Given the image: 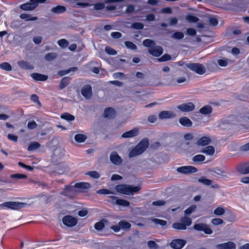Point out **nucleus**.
Listing matches in <instances>:
<instances>
[{
	"mask_svg": "<svg viewBox=\"0 0 249 249\" xmlns=\"http://www.w3.org/2000/svg\"><path fill=\"white\" fill-rule=\"evenodd\" d=\"M116 191L121 194L132 196L134 193H137L141 190V187L140 186H133L128 184H118L115 187Z\"/></svg>",
	"mask_w": 249,
	"mask_h": 249,
	"instance_id": "obj_1",
	"label": "nucleus"
},
{
	"mask_svg": "<svg viewBox=\"0 0 249 249\" xmlns=\"http://www.w3.org/2000/svg\"><path fill=\"white\" fill-rule=\"evenodd\" d=\"M149 145L148 139L147 138L142 140L129 153V158H133L140 155L144 152Z\"/></svg>",
	"mask_w": 249,
	"mask_h": 249,
	"instance_id": "obj_2",
	"label": "nucleus"
},
{
	"mask_svg": "<svg viewBox=\"0 0 249 249\" xmlns=\"http://www.w3.org/2000/svg\"><path fill=\"white\" fill-rule=\"evenodd\" d=\"M180 221L181 222H175L173 223L172 227L174 229L178 230H185L187 227L190 226L192 223V219L187 216L182 217Z\"/></svg>",
	"mask_w": 249,
	"mask_h": 249,
	"instance_id": "obj_3",
	"label": "nucleus"
},
{
	"mask_svg": "<svg viewBox=\"0 0 249 249\" xmlns=\"http://www.w3.org/2000/svg\"><path fill=\"white\" fill-rule=\"evenodd\" d=\"M90 187V183L85 182H80L76 183L73 186L72 185H66L65 186V189L64 190V194L65 196L68 195V193L69 192H71L73 190V188H76L80 189H89Z\"/></svg>",
	"mask_w": 249,
	"mask_h": 249,
	"instance_id": "obj_4",
	"label": "nucleus"
},
{
	"mask_svg": "<svg viewBox=\"0 0 249 249\" xmlns=\"http://www.w3.org/2000/svg\"><path fill=\"white\" fill-rule=\"evenodd\" d=\"M186 67L190 70L200 75H202L206 72L205 67L200 63H189L186 64Z\"/></svg>",
	"mask_w": 249,
	"mask_h": 249,
	"instance_id": "obj_5",
	"label": "nucleus"
},
{
	"mask_svg": "<svg viewBox=\"0 0 249 249\" xmlns=\"http://www.w3.org/2000/svg\"><path fill=\"white\" fill-rule=\"evenodd\" d=\"M26 205L27 204L26 203L14 201H7L0 204V206L2 207H5L14 210H18L21 208L25 207Z\"/></svg>",
	"mask_w": 249,
	"mask_h": 249,
	"instance_id": "obj_6",
	"label": "nucleus"
},
{
	"mask_svg": "<svg viewBox=\"0 0 249 249\" xmlns=\"http://www.w3.org/2000/svg\"><path fill=\"white\" fill-rule=\"evenodd\" d=\"M193 229L197 231H202L206 234H211L213 233V230L207 224H195L193 226Z\"/></svg>",
	"mask_w": 249,
	"mask_h": 249,
	"instance_id": "obj_7",
	"label": "nucleus"
},
{
	"mask_svg": "<svg viewBox=\"0 0 249 249\" xmlns=\"http://www.w3.org/2000/svg\"><path fill=\"white\" fill-rule=\"evenodd\" d=\"M108 197L112 199V203L118 206L128 207L130 206V202L123 199L118 198V197L114 196H109Z\"/></svg>",
	"mask_w": 249,
	"mask_h": 249,
	"instance_id": "obj_8",
	"label": "nucleus"
},
{
	"mask_svg": "<svg viewBox=\"0 0 249 249\" xmlns=\"http://www.w3.org/2000/svg\"><path fill=\"white\" fill-rule=\"evenodd\" d=\"M63 223L68 227L75 226L77 223V220L76 218L71 215H66L62 219Z\"/></svg>",
	"mask_w": 249,
	"mask_h": 249,
	"instance_id": "obj_9",
	"label": "nucleus"
},
{
	"mask_svg": "<svg viewBox=\"0 0 249 249\" xmlns=\"http://www.w3.org/2000/svg\"><path fill=\"white\" fill-rule=\"evenodd\" d=\"M177 171L180 173L187 174L196 173L197 171V169L195 167L192 166H182L178 167Z\"/></svg>",
	"mask_w": 249,
	"mask_h": 249,
	"instance_id": "obj_10",
	"label": "nucleus"
},
{
	"mask_svg": "<svg viewBox=\"0 0 249 249\" xmlns=\"http://www.w3.org/2000/svg\"><path fill=\"white\" fill-rule=\"evenodd\" d=\"M186 243V241L183 239H176L170 242V246L174 249H181L185 245Z\"/></svg>",
	"mask_w": 249,
	"mask_h": 249,
	"instance_id": "obj_11",
	"label": "nucleus"
},
{
	"mask_svg": "<svg viewBox=\"0 0 249 249\" xmlns=\"http://www.w3.org/2000/svg\"><path fill=\"white\" fill-rule=\"evenodd\" d=\"M177 108L182 112H189L194 110L195 106L193 103L188 102L178 106Z\"/></svg>",
	"mask_w": 249,
	"mask_h": 249,
	"instance_id": "obj_12",
	"label": "nucleus"
},
{
	"mask_svg": "<svg viewBox=\"0 0 249 249\" xmlns=\"http://www.w3.org/2000/svg\"><path fill=\"white\" fill-rule=\"evenodd\" d=\"M82 95L86 99H89L92 95V91L91 85L88 84L82 87L81 90Z\"/></svg>",
	"mask_w": 249,
	"mask_h": 249,
	"instance_id": "obj_13",
	"label": "nucleus"
},
{
	"mask_svg": "<svg viewBox=\"0 0 249 249\" xmlns=\"http://www.w3.org/2000/svg\"><path fill=\"white\" fill-rule=\"evenodd\" d=\"M149 53L156 57H159L163 53L162 48L160 46H154L153 47H151V48H149L148 49Z\"/></svg>",
	"mask_w": 249,
	"mask_h": 249,
	"instance_id": "obj_14",
	"label": "nucleus"
},
{
	"mask_svg": "<svg viewBox=\"0 0 249 249\" xmlns=\"http://www.w3.org/2000/svg\"><path fill=\"white\" fill-rule=\"evenodd\" d=\"M212 139L210 136H203L198 139L196 144L199 146H205L211 143Z\"/></svg>",
	"mask_w": 249,
	"mask_h": 249,
	"instance_id": "obj_15",
	"label": "nucleus"
},
{
	"mask_svg": "<svg viewBox=\"0 0 249 249\" xmlns=\"http://www.w3.org/2000/svg\"><path fill=\"white\" fill-rule=\"evenodd\" d=\"M116 116V111L114 108L108 107L105 108L103 117L106 118L113 119Z\"/></svg>",
	"mask_w": 249,
	"mask_h": 249,
	"instance_id": "obj_16",
	"label": "nucleus"
},
{
	"mask_svg": "<svg viewBox=\"0 0 249 249\" xmlns=\"http://www.w3.org/2000/svg\"><path fill=\"white\" fill-rule=\"evenodd\" d=\"M110 161L115 165H119L122 162L121 157L116 152H113L110 155Z\"/></svg>",
	"mask_w": 249,
	"mask_h": 249,
	"instance_id": "obj_17",
	"label": "nucleus"
},
{
	"mask_svg": "<svg viewBox=\"0 0 249 249\" xmlns=\"http://www.w3.org/2000/svg\"><path fill=\"white\" fill-rule=\"evenodd\" d=\"M236 170L242 174H247L249 173V163H244L239 165Z\"/></svg>",
	"mask_w": 249,
	"mask_h": 249,
	"instance_id": "obj_18",
	"label": "nucleus"
},
{
	"mask_svg": "<svg viewBox=\"0 0 249 249\" xmlns=\"http://www.w3.org/2000/svg\"><path fill=\"white\" fill-rule=\"evenodd\" d=\"M139 132L138 128L135 127L131 130L124 133L122 135V137L124 138H132L137 136Z\"/></svg>",
	"mask_w": 249,
	"mask_h": 249,
	"instance_id": "obj_19",
	"label": "nucleus"
},
{
	"mask_svg": "<svg viewBox=\"0 0 249 249\" xmlns=\"http://www.w3.org/2000/svg\"><path fill=\"white\" fill-rule=\"evenodd\" d=\"M18 64L21 69L26 70H33L34 68L32 64L25 60L18 61Z\"/></svg>",
	"mask_w": 249,
	"mask_h": 249,
	"instance_id": "obj_20",
	"label": "nucleus"
},
{
	"mask_svg": "<svg viewBox=\"0 0 249 249\" xmlns=\"http://www.w3.org/2000/svg\"><path fill=\"white\" fill-rule=\"evenodd\" d=\"M31 77L37 81H45L47 80L48 76L42 74L34 72L31 74Z\"/></svg>",
	"mask_w": 249,
	"mask_h": 249,
	"instance_id": "obj_21",
	"label": "nucleus"
},
{
	"mask_svg": "<svg viewBox=\"0 0 249 249\" xmlns=\"http://www.w3.org/2000/svg\"><path fill=\"white\" fill-rule=\"evenodd\" d=\"M179 123L180 124L185 127H191L193 125V123L190 119L187 117H182L179 119Z\"/></svg>",
	"mask_w": 249,
	"mask_h": 249,
	"instance_id": "obj_22",
	"label": "nucleus"
},
{
	"mask_svg": "<svg viewBox=\"0 0 249 249\" xmlns=\"http://www.w3.org/2000/svg\"><path fill=\"white\" fill-rule=\"evenodd\" d=\"M175 114L170 111H162L159 114V118L160 119L174 118Z\"/></svg>",
	"mask_w": 249,
	"mask_h": 249,
	"instance_id": "obj_23",
	"label": "nucleus"
},
{
	"mask_svg": "<svg viewBox=\"0 0 249 249\" xmlns=\"http://www.w3.org/2000/svg\"><path fill=\"white\" fill-rule=\"evenodd\" d=\"M186 78L185 77H180L177 79L172 78L169 82L168 84L172 86L177 85L178 84H180L186 82Z\"/></svg>",
	"mask_w": 249,
	"mask_h": 249,
	"instance_id": "obj_24",
	"label": "nucleus"
},
{
	"mask_svg": "<svg viewBox=\"0 0 249 249\" xmlns=\"http://www.w3.org/2000/svg\"><path fill=\"white\" fill-rule=\"evenodd\" d=\"M213 111V108L209 105H207L201 107L199 112L203 115H209L211 114Z\"/></svg>",
	"mask_w": 249,
	"mask_h": 249,
	"instance_id": "obj_25",
	"label": "nucleus"
},
{
	"mask_svg": "<svg viewBox=\"0 0 249 249\" xmlns=\"http://www.w3.org/2000/svg\"><path fill=\"white\" fill-rule=\"evenodd\" d=\"M71 80V78L68 76L63 77L59 85V89H64L65 87H66L67 85L69 84Z\"/></svg>",
	"mask_w": 249,
	"mask_h": 249,
	"instance_id": "obj_26",
	"label": "nucleus"
},
{
	"mask_svg": "<svg viewBox=\"0 0 249 249\" xmlns=\"http://www.w3.org/2000/svg\"><path fill=\"white\" fill-rule=\"evenodd\" d=\"M226 172L223 169H220L219 167H215L214 170L213 171L212 175L213 176L218 177V176H221L222 177L226 176Z\"/></svg>",
	"mask_w": 249,
	"mask_h": 249,
	"instance_id": "obj_27",
	"label": "nucleus"
},
{
	"mask_svg": "<svg viewBox=\"0 0 249 249\" xmlns=\"http://www.w3.org/2000/svg\"><path fill=\"white\" fill-rule=\"evenodd\" d=\"M78 70V68L76 67H71L67 70H60L58 72V74L60 76H62L64 75L68 74L71 71H76Z\"/></svg>",
	"mask_w": 249,
	"mask_h": 249,
	"instance_id": "obj_28",
	"label": "nucleus"
},
{
	"mask_svg": "<svg viewBox=\"0 0 249 249\" xmlns=\"http://www.w3.org/2000/svg\"><path fill=\"white\" fill-rule=\"evenodd\" d=\"M66 8L64 6L57 5L52 8L51 11L54 13L60 14L66 11Z\"/></svg>",
	"mask_w": 249,
	"mask_h": 249,
	"instance_id": "obj_29",
	"label": "nucleus"
},
{
	"mask_svg": "<svg viewBox=\"0 0 249 249\" xmlns=\"http://www.w3.org/2000/svg\"><path fill=\"white\" fill-rule=\"evenodd\" d=\"M121 229L123 230H128L131 228V224L125 220H122L119 222Z\"/></svg>",
	"mask_w": 249,
	"mask_h": 249,
	"instance_id": "obj_30",
	"label": "nucleus"
},
{
	"mask_svg": "<svg viewBox=\"0 0 249 249\" xmlns=\"http://www.w3.org/2000/svg\"><path fill=\"white\" fill-rule=\"evenodd\" d=\"M215 151L214 148L213 146H208L201 151V152L208 155H213Z\"/></svg>",
	"mask_w": 249,
	"mask_h": 249,
	"instance_id": "obj_31",
	"label": "nucleus"
},
{
	"mask_svg": "<svg viewBox=\"0 0 249 249\" xmlns=\"http://www.w3.org/2000/svg\"><path fill=\"white\" fill-rule=\"evenodd\" d=\"M19 17L20 18L24 19L26 21H35L37 19V17H32L30 15L27 14H21Z\"/></svg>",
	"mask_w": 249,
	"mask_h": 249,
	"instance_id": "obj_32",
	"label": "nucleus"
},
{
	"mask_svg": "<svg viewBox=\"0 0 249 249\" xmlns=\"http://www.w3.org/2000/svg\"><path fill=\"white\" fill-rule=\"evenodd\" d=\"M205 159L206 158L204 155L199 154L193 157L192 160L195 162L201 163L205 160Z\"/></svg>",
	"mask_w": 249,
	"mask_h": 249,
	"instance_id": "obj_33",
	"label": "nucleus"
},
{
	"mask_svg": "<svg viewBox=\"0 0 249 249\" xmlns=\"http://www.w3.org/2000/svg\"><path fill=\"white\" fill-rule=\"evenodd\" d=\"M142 44L146 47L151 48L155 45V42L150 39H145L143 41Z\"/></svg>",
	"mask_w": 249,
	"mask_h": 249,
	"instance_id": "obj_34",
	"label": "nucleus"
},
{
	"mask_svg": "<svg viewBox=\"0 0 249 249\" xmlns=\"http://www.w3.org/2000/svg\"><path fill=\"white\" fill-rule=\"evenodd\" d=\"M20 8L24 11H31L35 9V7L32 6L30 2H27L21 4Z\"/></svg>",
	"mask_w": 249,
	"mask_h": 249,
	"instance_id": "obj_35",
	"label": "nucleus"
},
{
	"mask_svg": "<svg viewBox=\"0 0 249 249\" xmlns=\"http://www.w3.org/2000/svg\"><path fill=\"white\" fill-rule=\"evenodd\" d=\"M61 117L62 119H63L68 121H73L75 119V117L73 115H71L67 112H65L62 114V115H61Z\"/></svg>",
	"mask_w": 249,
	"mask_h": 249,
	"instance_id": "obj_36",
	"label": "nucleus"
},
{
	"mask_svg": "<svg viewBox=\"0 0 249 249\" xmlns=\"http://www.w3.org/2000/svg\"><path fill=\"white\" fill-rule=\"evenodd\" d=\"M40 147V144L37 142H32L29 145L28 147V150L29 151H34Z\"/></svg>",
	"mask_w": 249,
	"mask_h": 249,
	"instance_id": "obj_37",
	"label": "nucleus"
},
{
	"mask_svg": "<svg viewBox=\"0 0 249 249\" xmlns=\"http://www.w3.org/2000/svg\"><path fill=\"white\" fill-rule=\"evenodd\" d=\"M186 19L189 22L196 23L199 21V18L196 16L189 14L186 16Z\"/></svg>",
	"mask_w": 249,
	"mask_h": 249,
	"instance_id": "obj_38",
	"label": "nucleus"
},
{
	"mask_svg": "<svg viewBox=\"0 0 249 249\" xmlns=\"http://www.w3.org/2000/svg\"><path fill=\"white\" fill-rule=\"evenodd\" d=\"M87 139V137L83 134H76L74 136V139L76 142H83Z\"/></svg>",
	"mask_w": 249,
	"mask_h": 249,
	"instance_id": "obj_39",
	"label": "nucleus"
},
{
	"mask_svg": "<svg viewBox=\"0 0 249 249\" xmlns=\"http://www.w3.org/2000/svg\"><path fill=\"white\" fill-rule=\"evenodd\" d=\"M0 68L6 71H11L12 70L11 65L8 62H2L0 64Z\"/></svg>",
	"mask_w": 249,
	"mask_h": 249,
	"instance_id": "obj_40",
	"label": "nucleus"
},
{
	"mask_svg": "<svg viewBox=\"0 0 249 249\" xmlns=\"http://www.w3.org/2000/svg\"><path fill=\"white\" fill-rule=\"evenodd\" d=\"M196 209V206L192 205L184 211V213L186 215H190Z\"/></svg>",
	"mask_w": 249,
	"mask_h": 249,
	"instance_id": "obj_41",
	"label": "nucleus"
},
{
	"mask_svg": "<svg viewBox=\"0 0 249 249\" xmlns=\"http://www.w3.org/2000/svg\"><path fill=\"white\" fill-rule=\"evenodd\" d=\"M30 99L32 102H33L34 103L36 104L39 107L41 106V104L39 100V97L36 94H32L30 97Z\"/></svg>",
	"mask_w": 249,
	"mask_h": 249,
	"instance_id": "obj_42",
	"label": "nucleus"
},
{
	"mask_svg": "<svg viewBox=\"0 0 249 249\" xmlns=\"http://www.w3.org/2000/svg\"><path fill=\"white\" fill-rule=\"evenodd\" d=\"M96 193L100 195L115 194V193L107 189H101L97 190Z\"/></svg>",
	"mask_w": 249,
	"mask_h": 249,
	"instance_id": "obj_43",
	"label": "nucleus"
},
{
	"mask_svg": "<svg viewBox=\"0 0 249 249\" xmlns=\"http://www.w3.org/2000/svg\"><path fill=\"white\" fill-rule=\"evenodd\" d=\"M125 46L132 50H136L137 49V46L133 42L129 41H126L124 42Z\"/></svg>",
	"mask_w": 249,
	"mask_h": 249,
	"instance_id": "obj_44",
	"label": "nucleus"
},
{
	"mask_svg": "<svg viewBox=\"0 0 249 249\" xmlns=\"http://www.w3.org/2000/svg\"><path fill=\"white\" fill-rule=\"evenodd\" d=\"M131 27L134 29L142 30L143 28L144 25L141 22H136L132 23Z\"/></svg>",
	"mask_w": 249,
	"mask_h": 249,
	"instance_id": "obj_45",
	"label": "nucleus"
},
{
	"mask_svg": "<svg viewBox=\"0 0 249 249\" xmlns=\"http://www.w3.org/2000/svg\"><path fill=\"white\" fill-rule=\"evenodd\" d=\"M152 221L156 224H159L162 226H165L167 225V221L164 220L158 219V218H153Z\"/></svg>",
	"mask_w": 249,
	"mask_h": 249,
	"instance_id": "obj_46",
	"label": "nucleus"
},
{
	"mask_svg": "<svg viewBox=\"0 0 249 249\" xmlns=\"http://www.w3.org/2000/svg\"><path fill=\"white\" fill-rule=\"evenodd\" d=\"M57 44L60 47L65 48L68 46L69 43L66 39L63 38L58 40Z\"/></svg>",
	"mask_w": 249,
	"mask_h": 249,
	"instance_id": "obj_47",
	"label": "nucleus"
},
{
	"mask_svg": "<svg viewBox=\"0 0 249 249\" xmlns=\"http://www.w3.org/2000/svg\"><path fill=\"white\" fill-rule=\"evenodd\" d=\"M171 59V56L170 54L166 53L163 54L162 56L159 58L158 60L159 62H165L169 61Z\"/></svg>",
	"mask_w": 249,
	"mask_h": 249,
	"instance_id": "obj_48",
	"label": "nucleus"
},
{
	"mask_svg": "<svg viewBox=\"0 0 249 249\" xmlns=\"http://www.w3.org/2000/svg\"><path fill=\"white\" fill-rule=\"evenodd\" d=\"M225 212V209L222 208V207H218L217 208H216L214 210V214L216 215H221L222 214H223Z\"/></svg>",
	"mask_w": 249,
	"mask_h": 249,
	"instance_id": "obj_49",
	"label": "nucleus"
},
{
	"mask_svg": "<svg viewBox=\"0 0 249 249\" xmlns=\"http://www.w3.org/2000/svg\"><path fill=\"white\" fill-rule=\"evenodd\" d=\"M106 52L109 55H116L117 53V51L114 49H112L110 46H107L105 49Z\"/></svg>",
	"mask_w": 249,
	"mask_h": 249,
	"instance_id": "obj_50",
	"label": "nucleus"
},
{
	"mask_svg": "<svg viewBox=\"0 0 249 249\" xmlns=\"http://www.w3.org/2000/svg\"><path fill=\"white\" fill-rule=\"evenodd\" d=\"M27 176L22 174H12L10 176V178H16V179H24L27 178Z\"/></svg>",
	"mask_w": 249,
	"mask_h": 249,
	"instance_id": "obj_51",
	"label": "nucleus"
},
{
	"mask_svg": "<svg viewBox=\"0 0 249 249\" xmlns=\"http://www.w3.org/2000/svg\"><path fill=\"white\" fill-rule=\"evenodd\" d=\"M105 227L104 223L102 222V221H99L98 222H96L94 224V228L97 231H101L103 229V228Z\"/></svg>",
	"mask_w": 249,
	"mask_h": 249,
	"instance_id": "obj_52",
	"label": "nucleus"
},
{
	"mask_svg": "<svg viewBox=\"0 0 249 249\" xmlns=\"http://www.w3.org/2000/svg\"><path fill=\"white\" fill-rule=\"evenodd\" d=\"M198 181L205 185H210L212 184L213 180L207 179L205 177H202L198 179Z\"/></svg>",
	"mask_w": 249,
	"mask_h": 249,
	"instance_id": "obj_53",
	"label": "nucleus"
},
{
	"mask_svg": "<svg viewBox=\"0 0 249 249\" xmlns=\"http://www.w3.org/2000/svg\"><path fill=\"white\" fill-rule=\"evenodd\" d=\"M173 38L177 39H181L184 36V34L181 32H176L174 33L172 35Z\"/></svg>",
	"mask_w": 249,
	"mask_h": 249,
	"instance_id": "obj_54",
	"label": "nucleus"
},
{
	"mask_svg": "<svg viewBox=\"0 0 249 249\" xmlns=\"http://www.w3.org/2000/svg\"><path fill=\"white\" fill-rule=\"evenodd\" d=\"M87 175L95 179H97L100 177V174L95 171L88 172Z\"/></svg>",
	"mask_w": 249,
	"mask_h": 249,
	"instance_id": "obj_55",
	"label": "nucleus"
},
{
	"mask_svg": "<svg viewBox=\"0 0 249 249\" xmlns=\"http://www.w3.org/2000/svg\"><path fill=\"white\" fill-rule=\"evenodd\" d=\"M55 57L56 54L53 53H48L45 56V59L49 61L53 60Z\"/></svg>",
	"mask_w": 249,
	"mask_h": 249,
	"instance_id": "obj_56",
	"label": "nucleus"
},
{
	"mask_svg": "<svg viewBox=\"0 0 249 249\" xmlns=\"http://www.w3.org/2000/svg\"><path fill=\"white\" fill-rule=\"evenodd\" d=\"M225 249H235L236 245L234 242H228L225 243Z\"/></svg>",
	"mask_w": 249,
	"mask_h": 249,
	"instance_id": "obj_57",
	"label": "nucleus"
},
{
	"mask_svg": "<svg viewBox=\"0 0 249 249\" xmlns=\"http://www.w3.org/2000/svg\"><path fill=\"white\" fill-rule=\"evenodd\" d=\"M104 3L102 2H98L97 3H95L94 5V9L96 10H100L103 9L104 8H105V5Z\"/></svg>",
	"mask_w": 249,
	"mask_h": 249,
	"instance_id": "obj_58",
	"label": "nucleus"
},
{
	"mask_svg": "<svg viewBox=\"0 0 249 249\" xmlns=\"http://www.w3.org/2000/svg\"><path fill=\"white\" fill-rule=\"evenodd\" d=\"M211 222L214 225H218L223 224L224 221L220 218H213Z\"/></svg>",
	"mask_w": 249,
	"mask_h": 249,
	"instance_id": "obj_59",
	"label": "nucleus"
},
{
	"mask_svg": "<svg viewBox=\"0 0 249 249\" xmlns=\"http://www.w3.org/2000/svg\"><path fill=\"white\" fill-rule=\"evenodd\" d=\"M217 63L221 67H226L228 64L227 60L223 59H218Z\"/></svg>",
	"mask_w": 249,
	"mask_h": 249,
	"instance_id": "obj_60",
	"label": "nucleus"
},
{
	"mask_svg": "<svg viewBox=\"0 0 249 249\" xmlns=\"http://www.w3.org/2000/svg\"><path fill=\"white\" fill-rule=\"evenodd\" d=\"M37 126V124L35 121L29 122L27 124V127L30 129H34Z\"/></svg>",
	"mask_w": 249,
	"mask_h": 249,
	"instance_id": "obj_61",
	"label": "nucleus"
},
{
	"mask_svg": "<svg viewBox=\"0 0 249 249\" xmlns=\"http://www.w3.org/2000/svg\"><path fill=\"white\" fill-rule=\"evenodd\" d=\"M166 202L163 200H158L157 201H153L152 202V205L154 206H163L165 204Z\"/></svg>",
	"mask_w": 249,
	"mask_h": 249,
	"instance_id": "obj_62",
	"label": "nucleus"
},
{
	"mask_svg": "<svg viewBox=\"0 0 249 249\" xmlns=\"http://www.w3.org/2000/svg\"><path fill=\"white\" fill-rule=\"evenodd\" d=\"M135 11V6L132 4H129L127 5L126 9V13H132Z\"/></svg>",
	"mask_w": 249,
	"mask_h": 249,
	"instance_id": "obj_63",
	"label": "nucleus"
},
{
	"mask_svg": "<svg viewBox=\"0 0 249 249\" xmlns=\"http://www.w3.org/2000/svg\"><path fill=\"white\" fill-rule=\"evenodd\" d=\"M186 33L188 35H190V36H195L196 35V31L194 28H188L187 29Z\"/></svg>",
	"mask_w": 249,
	"mask_h": 249,
	"instance_id": "obj_64",
	"label": "nucleus"
}]
</instances>
